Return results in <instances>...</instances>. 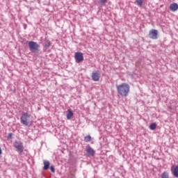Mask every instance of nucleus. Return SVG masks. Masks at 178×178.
<instances>
[{"label":"nucleus","mask_w":178,"mask_h":178,"mask_svg":"<svg viewBox=\"0 0 178 178\" xmlns=\"http://www.w3.org/2000/svg\"><path fill=\"white\" fill-rule=\"evenodd\" d=\"M116 90L120 97L126 98V97H129V94H130V85L127 83H121L119 85H116Z\"/></svg>","instance_id":"f257e3e1"},{"label":"nucleus","mask_w":178,"mask_h":178,"mask_svg":"<svg viewBox=\"0 0 178 178\" xmlns=\"http://www.w3.org/2000/svg\"><path fill=\"white\" fill-rule=\"evenodd\" d=\"M30 118H31V115L29 113H24L21 116V123L24 126H31L33 121L30 120Z\"/></svg>","instance_id":"f03ea898"},{"label":"nucleus","mask_w":178,"mask_h":178,"mask_svg":"<svg viewBox=\"0 0 178 178\" xmlns=\"http://www.w3.org/2000/svg\"><path fill=\"white\" fill-rule=\"evenodd\" d=\"M29 47L30 49V51H39L40 49V45L37 44V42L33 41L29 42Z\"/></svg>","instance_id":"7ed1b4c3"},{"label":"nucleus","mask_w":178,"mask_h":178,"mask_svg":"<svg viewBox=\"0 0 178 178\" xmlns=\"http://www.w3.org/2000/svg\"><path fill=\"white\" fill-rule=\"evenodd\" d=\"M15 148H16L17 152L22 154L23 151H24V147L23 146V143L20 142L15 141L13 144Z\"/></svg>","instance_id":"20e7f679"},{"label":"nucleus","mask_w":178,"mask_h":178,"mask_svg":"<svg viewBox=\"0 0 178 178\" xmlns=\"http://www.w3.org/2000/svg\"><path fill=\"white\" fill-rule=\"evenodd\" d=\"M74 58L76 63H81V62L84 60V56L81 52H76Z\"/></svg>","instance_id":"39448f33"},{"label":"nucleus","mask_w":178,"mask_h":178,"mask_svg":"<svg viewBox=\"0 0 178 178\" xmlns=\"http://www.w3.org/2000/svg\"><path fill=\"white\" fill-rule=\"evenodd\" d=\"M149 37L152 40H158V31L156 29H152L149 32Z\"/></svg>","instance_id":"423d86ee"},{"label":"nucleus","mask_w":178,"mask_h":178,"mask_svg":"<svg viewBox=\"0 0 178 178\" xmlns=\"http://www.w3.org/2000/svg\"><path fill=\"white\" fill-rule=\"evenodd\" d=\"M100 77H101V74H99V72L96 71L92 73V79L93 81H99Z\"/></svg>","instance_id":"0eeeda50"},{"label":"nucleus","mask_w":178,"mask_h":178,"mask_svg":"<svg viewBox=\"0 0 178 178\" xmlns=\"http://www.w3.org/2000/svg\"><path fill=\"white\" fill-rule=\"evenodd\" d=\"M171 173L175 177H178V165L171 166Z\"/></svg>","instance_id":"6e6552de"},{"label":"nucleus","mask_w":178,"mask_h":178,"mask_svg":"<svg viewBox=\"0 0 178 178\" xmlns=\"http://www.w3.org/2000/svg\"><path fill=\"white\" fill-rule=\"evenodd\" d=\"M86 152L88 156H94V155H95V151L91 147L87 148Z\"/></svg>","instance_id":"1a4fd4ad"},{"label":"nucleus","mask_w":178,"mask_h":178,"mask_svg":"<svg viewBox=\"0 0 178 178\" xmlns=\"http://www.w3.org/2000/svg\"><path fill=\"white\" fill-rule=\"evenodd\" d=\"M43 164H44L43 170H48L49 169V166L51 165L49 161H47V160H44Z\"/></svg>","instance_id":"9d476101"},{"label":"nucleus","mask_w":178,"mask_h":178,"mask_svg":"<svg viewBox=\"0 0 178 178\" xmlns=\"http://www.w3.org/2000/svg\"><path fill=\"white\" fill-rule=\"evenodd\" d=\"M178 9V5L176 3H173L172 4L170 5V10L172 12H176V10H177Z\"/></svg>","instance_id":"9b49d317"},{"label":"nucleus","mask_w":178,"mask_h":178,"mask_svg":"<svg viewBox=\"0 0 178 178\" xmlns=\"http://www.w3.org/2000/svg\"><path fill=\"white\" fill-rule=\"evenodd\" d=\"M73 111H72V109H68L67 110V119L68 120H70V119H72V118H73Z\"/></svg>","instance_id":"f8f14e48"},{"label":"nucleus","mask_w":178,"mask_h":178,"mask_svg":"<svg viewBox=\"0 0 178 178\" xmlns=\"http://www.w3.org/2000/svg\"><path fill=\"white\" fill-rule=\"evenodd\" d=\"M51 47V42L49 40H46L44 42V48L45 49H48Z\"/></svg>","instance_id":"ddd939ff"},{"label":"nucleus","mask_w":178,"mask_h":178,"mask_svg":"<svg viewBox=\"0 0 178 178\" xmlns=\"http://www.w3.org/2000/svg\"><path fill=\"white\" fill-rule=\"evenodd\" d=\"M149 129L150 130H155L156 129V123H152L149 125Z\"/></svg>","instance_id":"4468645a"},{"label":"nucleus","mask_w":178,"mask_h":178,"mask_svg":"<svg viewBox=\"0 0 178 178\" xmlns=\"http://www.w3.org/2000/svg\"><path fill=\"white\" fill-rule=\"evenodd\" d=\"M143 0H136V3L138 6H143Z\"/></svg>","instance_id":"2eb2a0df"},{"label":"nucleus","mask_w":178,"mask_h":178,"mask_svg":"<svg viewBox=\"0 0 178 178\" xmlns=\"http://www.w3.org/2000/svg\"><path fill=\"white\" fill-rule=\"evenodd\" d=\"M85 141L86 143H90V141H91V136H86Z\"/></svg>","instance_id":"dca6fc26"},{"label":"nucleus","mask_w":178,"mask_h":178,"mask_svg":"<svg viewBox=\"0 0 178 178\" xmlns=\"http://www.w3.org/2000/svg\"><path fill=\"white\" fill-rule=\"evenodd\" d=\"M100 3H106L108 2V0H99Z\"/></svg>","instance_id":"f3484780"},{"label":"nucleus","mask_w":178,"mask_h":178,"mask_svg":"<svg viewBox=\"0 0 178 178\" xmlns=\"http://www.w3.org/2000/svg\"><path fill=\"white\" fill-rule=\"evenodd\" d=\"M50 170H51L52 173H55V168H54V166H51L50 167Z\"/></svg>","instance_id":"a211bd4d"},{"label":"nucleus","mask_w":178,"mask_h":178,"mask_svg":"<svg viewBox=\"0 0 178 178\" xmlns=\"http://www.w3.org/2000/svg\"><path fill=\"white\" fill-rule=\"evenodd\" d=\"M8 138H12V134H8Z\"/></svg>","instance_id":"6ab92c4d"},{"label":"nucleus","mask_w":178,"mask_h":178,"mask_svg":"<svg viewBox=\"0 0 178 178\" xmlns=\"http://www.w3.org/2000/svg\"><path fill=\"white\" fill-rule=\"evenodd\" d=\"M2 154V149L0 148V155Z\"/></svg>","instance_id":"aec40b11"}]
</instances>
